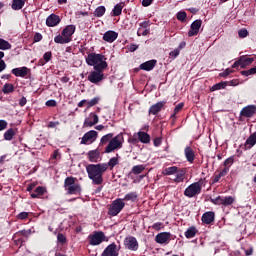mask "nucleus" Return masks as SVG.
I'll list each match as a JSON object with an SVG mask.
<instances>
[{"label": "nucleus", "instance_id": "obj_1", "mask_svg": "<svg viewBox=\"0 0 256 256\" xmlns=\"http://www.w3.org/2000/svg\"><path fill=\"white\" fill-rule=\"evenodd\" d=\"M86 171L94 185H101L103 183V174L107 171V165L90 164L86 167Z\"/></svg>", "mask_w": 256, "mask_h": 256}, {"label": "nucleus", "instance_id": "obj_2", "mask_svg": "<svg viewBox=\"0 0 256 256\" xmlns=\"http://www.w3.org/2000/svg\"><path fill=\"white\" fill-rule=\"evenodd\" d=\"M86 63L90 67H94V71H105L107 58L102 54L90 53L86 57Z\"/></svg>", "mask_w": 256, "mask_h": 256}, {"label": "nucleus", "instance_id": "obj_3", "mask_svg": "<svg viewBox=\"0 0 256 256\" xmlns=\"http://www.w3.org/2000/svg\"><path fill=\"white\" fill-rule=\"evenodd\" d=\"M75 25H68L63 30L62 33L55 36L54 41L60 45H65L71 43L73 34L75 33Z\"/></svg>", "mask_w": 256, "mask_h": 256}, {"label": "nucleus", "instance_id": "obj_4", "mask_svg": "<svg viewBox=\"0 0 256 256\" xmlns=\"http://www.w3.org/2000/svg\"><path fill=\"white\" fill-rule=\"evenodd\" d=\"M64 188L68 195H79L81 193V185L75 183V178L67 177L64 181Z\"/></svg>", "mask_w": 256, "mask_h": 256}, {"label": "nucleus", "instance_id": "obj_5", "mask_svg": "<svg viewBox=\"0 0 256 256\" xmlns=\"http://www.w3.org/2000/svg\"><path fill=\"white\" fill-rule=\"evenodd\" d=\"M123 142V135L118 134L109 141L108 145L105 148V153H113V151H117V149H122Z\"/></svg>", "mask_w": 256, "mask_h": 256}, {"label": "nucleus", "instance_id": "obj_6", "mask_svg": "<svg viewBox=\"0 0 256 256\" xmlns=\"http://www.w3.org/2000/svg\"><path fill=\"white\" fill-rule=\"evenodd\" d=\"M203 185V180H200L198 182L192 183L190 186H188L185 191L184 195L186 197H195V195H199L201 193V186Z\"/></svg>", "mask_w": 256, "mask_h": 256}, {"label": "nucleus", "instance_id": "obj_7", "mask_svg": "<svg viewBox=\"0 0 256 256\" xmlns=\"http://www.w3.org/2000/svg\"><path fill=\"white\" fill-rule=\"evenodd\" d=\"M124 207H125V202H123V199L118 198L112 202L108 213L112 217H116V215H119V213H121V211H123Z\"/></svg>", "mask_w": 256, "mask_h": 256}, {"label": "nucleus", "instance_id": "obj_8", "mask_svg": "<svg viewBox=\"0 0 256 256\" xmlns=\"http://www.w3.org/2000/svg\"><path fill=\"white\" fill-rule=\"evenodd\" d=\"M212 203H214V205H223L224 207H229V205H233V203H235V198H233V196H218L212 199Z\"/></svg>", "mask_w": 256, "mask_h": 256}, {"label": "nucleus", "instance_id": "obj_9", "mask_svg": "<svg viewBox=\"0 0 256 256\" xmlns=\"http://www.w3.org/2000/svg\"><path fill=\"white\" fill-rule=\"evenodd\" d=\"M105 79V74H103V70H95L89 73L88 75V81L90 83H94V85H97V83H101Z\"/></svg>", "mask_w": 256, "mask_h": 256}, {"label": "nucleus", "instance_id": "obj_10", "mask_svg": "<svg viewBox=\"0 0 256 256\" xmlns=\"http://www.w3.org/2000/svg\"><path fill=\"white\" fill-rule=\"evenodd\" d=\"M97 131L90 130L84 134V136L81 139V145H91V143H94V141H97Z\"/></svg>", "mask_w": 256, "mask_h": 256}, {"label": "nucleus", "instance_id": "obj_11", "mask_svg": "<svg viewBox=\"0 0 256 256\" xmlns=\"http://www.w3.org/2000/svg\"><path fill=\"white\" fill-rule=\"evenodd\" d=\"M90 245L97 246L101 245L103 241H105V233L101 231L94 232L92 235L89 236Z\"/></svg>", "mask_w": 256, "mask_h": 256}, {"label": "nucleus", "instance_id": "obj_12", "mask_svg": "<svg viewBox=\"0 0 256 256\" xmlns=\"http://www.w3.org/2000/svg\"><path fill=\"white\" fill-rule=\"evenodd\" d=\"M124 245L130 251H137L139 249V242H137V238L133 236L126 237Z\"/></svg>", "mask_w": 256, "mask_h": 256}, {"label": "nucleus", "instance_id": "obj_13", "mask_svg": "<svg viewBox=\"0 0 256 256\" xmlns=\"http://www.w3.org/2000/svg\"><path fill=\"white\" fill-rule=\"evenodd\" d=\"M101 256H119V249L117 248V244L112 243L108 245L102 252Z\"/></svg>", "mask_w": 256, "mask_h": 256}, {"label": "nucleus", "instance_id": "obj_14", "mask_svg": "<svg viewBox=\"0 0 256 256\" xmlns=\"http://www.w3.org/2000/svg\"><path fill=\"white\" fill-rule=\"evenodd\" d=\"M202 23V20H195L188 31V37H195V35H199V29H201Z\"/></svg>", "mask_w": 256, "mask_h": 256}, {"label": "nucleus", "instance_id": "obj_15", "mask_svg": "<svg viewBox=\"0 0 256 256\" xmlns=\"http://www.w3.org/2000/svg\"><path fill=\"white\" fill-rule=\"evenodd\" d=\"M61 23V18L57 14H51L46 19V25L48 27H57Z\"/></svg>", "mask_w": 256, "mask_h": 256}, {"label": "nucleus", "instance_id": "obj_16", "mask_svg": "<svg viewBox=\"0 0 256 256\" xmlns=\"http://www.w3.org/2000/svg\"><path fill=\"white\" fill-rule=\"evenodd\" d=\"M117 37H119V34L117 32L109 30L103 35V40L107 43H113V41H115Z\"/></svg>", "mask_w": 256, "mask_h": 256}, {"label": "nucleus", "instance_id": "obj_17", "mask_svg": "<svg viewBox=\"0 0 256 256\" xmlns=\"http://www.w3.org/2000/svg\"><path fill=\"white\" fill-rule=\"evenodd\" d=\"M155 65H157V60H150L142 63L139 68L142 71H153L155 69Z\"/></svg>", "mask_w": 256, "mask_h": 256}, {"label": "nucleus", "instance_id": "obj_18", "mask_svg": "<svg viewBox=\"0 0 256 256\" xmlns=\"http://www.w3.org/2000/svg\"><path fill=\"white\" fill-rule=\"evenodd\" d=\"M155 239H156V243H160L161 245H163V243H167V241L171 239V233L169 232L159 233Z\"/></svg>", "mask_w": 256, "mask_h": 256}, {"label": "nucleus", "instance_id": "obj_19", "mask_svg": "<svg viewBox=\"0 0 256 256\" xmlns=\"http://www.w3.org/2000/svg\"><path fill=\"white\" fill-rule=\"evenodd\" d=\"M255 113H256V107L253 105L246 106L241 111L242 117H253V115H255Z\"/></svg>", "mask_w": 256, "mask_h": 256}, {"label": "nucleus", "instance_id": "obj_20", "mask_svg": "<svg viewBox=\"0 0 256 256\" xmlns=\"http://www.w3.org/2000/svg\"><path fill=\"white\" fill-rule=\"evenodd\" d=\"M27 73H29V68L27 67L12 69V74L15 75V77H27Z\"/></svg>", "mask_w": 256, "mask_h": 256}, {"label": "nucleus", "instance_id": "obj_21", "mask_svg": "<svg viewBox=\"0 0 256 256\" xmlns=\"http://www.w3.org/2000/svg\"><path fill=\"white\" fill-rule=\"evenodd\" d=\"M215 221V213L214 212H206L202 215V223L206 225H210Z\"/></svg>", "mask_w": 256, "mask_h": 256}, {"label": "nucleus", "instance_id": "obj_22", "mask_svg": "<svg viewBox=\"0 0 256 256\" xmlns=\"http://www.w3.org/2000/svg\"><path fill=\"white\" fill-rule=\"evenodd\" d=\"M164 105H165V102H163V101L152 105L149 109V114L157 115V113H159V111H161L163 109Z\"/></svg>", "mask_w": 256, "mask_h": 256}, {"label": "nucleus", "instance_id": "obj_23", "mask_svg": "<svg viewBox=\"0 0 256 256\" xmlns=\"http://www.w3.org/2000/svg\"><path fill=\"white\" fill-rule=\"evenodd\" d=\"M255 144H256V132L247 138L245 142V147L246 149H251V147H254Z\"/></svg>", "mask_w": 256, "mask_h": 256}, {"label": "nucleus", "instance_id": "obj_24", "mask_svg": "<svg viewBox=\"0 0 256 256\" xmlns=\"http://www.w3.org/2000/svg\"><path fill=\"white\" fill-rule=\"evenodd\" d=\"M138 139L141 143H150L151 142V136H149L146 132L139 131L138 132Z\"/></svg>", "mask_w": 256, "mask_h": 256}, {"label": "nucleus", "instance_id": "obj_25", "mask_svg": "<svg viewBox=\"0 0 256 256\" xmlns=\"http://www.w3.org/2000/svg\"><path fill=\"white\" fill-rule=\"evenodd\" d=\"M25 1L27 0H13L12 2V9L14 11H19L25 7Z\"/></svg>", "mask_w": 256, "mask_h": 256}, {"label": "nucleus", "instance_id": "obj_26", "mask_svg": "<svg viewBox=\"0 0 256 256\" xmlns=\"http://www.w3.org/2000/svg\"><path fill=\"white\" fill-rule=\"evenodd\" d=\"M197 233H198L197 228L195 226H191L186 230L184 235L186 239H193V237H195Z\"/></svg>", "mask_w": 256, "mask_h": 256}, {"label": "nucleus", "instance_id": "obj_27", "mask_svg": "<svg viewBox=\"0 0 256 256\" xmlns=\"http://www.w3.org/2000/svg\"><path fill=\"white\" fill-rule=\"evenodd\" d=\"M185 157L189 163H193V161H195V153H193V149H191V147L185 148Z\"/></svg>", "mask_w": 256, "mask_h": 256}, {"label": "nucleus", "instance_id": "obj_28", "mask_svg": "<svg viewBox=\"0 0 256 256\" xmlns=\"http://www.w3.org/2000/svg\"><path fill=\"white\" fill-rule=\"evenodd\" d=\"M88 157L91 163H97V161H99L100 153L98 150H92L88 153Z\"/></svg>", "mask_w": 256, "mask_h": 256}, {"label": "nucleus", "instance_id": "obj_29", "mask_svg": "<svg viewBox=\"0 0 256 256\" xmlns=\"http://www.w3.org/2000/svg\"><path fill=\"white\" fill-rule=\"evenodd\" d=\"M123 7H125L123 3H118L114 6V9L112 10L114 17H119V15L123 13Z\"/></svg>", "mask_w": 256, "mask_h": 256}, {"label": "nucleus", "instance_id": "obj_30", "mask_svg": "<svg viewBox=\"0 0 256 256\" xmlns=\"http://www.w3.org/2000/svg\"><path fill=\"white\" fill-rule=\"evenodd\" d=\"M254 59L253 58H248L245 56L240 57V63H241V69H245L247 65H251L253 63Z\"/></svg>", "mask_w": 256, "mask_h": 256}, {"label": "nucleus", "instance_id": "obj_31", "mask_svg": "<svg viewBox=\"0 0 256 256\" xmlns=\"http://www.w3.org/2000/svg\"><path fill=\"white\" fill-rule=\"evenodd\" d=\"M102 165H106V171L107 169H109V167L113 169V167H115L116 165H119V158L113 157L109 160L108 163H102Z\"/></svg>", "mask_w": 256, "mask_h": 256}, {"label": "nucleus", "instance_id": "obj_32", "mask_svg": "<svg viewBox=\"0 0 256 256\" xmlns=\"http://www.w3.org/2000/svg\"><path fill=\"white\" fill-rule=\"evenodd\" d=\"M185 177V172L184 170H178L176 172V177L174 179L175 183H183Z\"/></svg>", "mask_w": 256, "mask_h": 256}, {"label": "nucleus", "instance_id": "obj_33", "mask_svg": "<svg viewBox=\"0 0 256 256\" xmlns=\"http://www.w3.org/2000/svg\"><path fill=\"white\" fill-rule=\"evenodd\" d=\"M9 49H11V43L4 40L3 38H0V50L1 51H7Z\"/></svg>", "mask_w": 256, "mask_h": 256}, {"label": "nucleus", "instance_id": "obj_34", "mask_svg": "<svg viewBox=\"0 0 256 256\" xmlns=\"http://www.w3.org/2000/svg\"><path fill=\"white\" fill-rule=\"evenodd\" d=\"M122 201H137V192H130L125 195V197L122 199Z\"/></svg>", "mask_w": 256, "mask_h": 256}, {"label": "nucleus", "instance_id": "obj_35", "mask_svg": "<svg viewBox=\"0 0 256 256\" xmlns=\"http://www.w3.org/2000/svg\"><path fill=\"white\" fill-rule=\"evenodd\" d=\"M179 171V168L176 166L168 167L164 169L163 175H175Z\"/></svg>", "mask_w": 256, "mask_h": 256}, {"label": "nucleus", "instance_id": "obj_36", "mask_svg": "<svg viewBox=\"0 0 256 256\" xmlns=\"http://www.w3.org/2000/svg\"><path fill=\"white\" fill-rule=\"evenodd\" d=\"M43 193H45V188L39 186L35 189V192L31 194V197L32 199H37V197L43 195Z\"/></svg>", "mask_w": 256, "mask_h": 256}, {"label": "nucleus", "instance_id": "obj_37", "mask_svg": "<svg viewBox=\"0 0 256 256\" xmlns=\"http://www.w3.org/2000/svg\"><path fill=\"white\" fill-rule=\"evenodd\" d=\"M2 91H3V93H5V95H7L9 93H13V91H15V86H13V84H11V83H7L3 86Z\"/></svg>", "mask_w": 256, "mask_h": 256}, {"label": "nucleus", "instance_id": "obj_38", "mask_svg": "<svg viewBox=\"0 0 256 256\" xmlns=\"http://www.w3.org/2000/svg\"><path fill=\"white\" fill-rule=\"evenodd\" d=\"M227 87V82H219L215 85H213L210 89V91H219L221 89H225Z\"/></svg>", "mask_w": 256, "mask_h": 256}, {"label": "nucleus", "instance_id": "obj_39", "mask_svg": "<svg viewBox=\"0 0 256 256\" xmlns=\"http://www.w3.org/2000/svg\"><path fill=\"white\" fill-rule=\"evenodd\" d=\"M105 6H99L95 9L94 15L95 17H103L105 15Z\"/></svg>", "mask_w": 256, "mask_h": 256}, {"label": "nucleus", "instance_id": "obj_40", "mask_svg": "<svg viewBox=\"0 0 256 256\" xmlns=\"http://www.w3.org/2000/svg\"><path fill=\"white\" fill-rule=\"evenodd\" d=\"M143 171H145V166L143 165H136L132 167V173L134 175H139L141 173H143Z\"/></svg>", "mask_w": 256, "mask_h": 256}, {"label": "nucleus", "instance_id": "obj_41", "mask_svg": "<svg viewBox=\"0 0 256 256\" xmlns=\"http://www.w3.org/2000/svg\"><path fill=\"white\" fill-rule=\"evenodd\" d=\"M111 139H113V133L104 135L100 140V145H107Z\"/></svg>", "mask_w": 256, "mask_h": 256}, {"label": "nucleus", "instance_id": "obj_42", "mask_svg": "<svg viewBox=\"0 0 256 256\" xmlns=\"http://www.w3.org/2000/svg\"><path fill=\"white\" fill-rule=\"evenodd\" d=\"M15 136V130H13V128L7 130L5 133H4V139L6 141H11V139H13V137Z\"/></svg>", "mask_w": 256, "mask_h": 256}, {"label": "nucleus", "instance_id": "obj_43", "mask_svg": "<svg viewBox=\"0 0 256 256\" xmlns=\"http://www.w3.org/2000/svg\"><path fill=\"white\" fill-rule=\"evenodd\" d=\"M233 163H235V158H233V156L227 158L225 161H224V168L226 169H230L231 168V165H233Z\"/></svg>", "mask_w": 256, "mask_h": 256}, {"label": "nucleus", "instance_id": "obj_44", "mask_svg": "<svg viewBox=\"0 0 256 256\" xmlns=\"http://www.w3.org/2000/svg\"><path fill=\"white\" fill-rule=\"evenodd\" d=\"M137 35L138 37H145L147 35H149V29H145V28H138V31H137Z\"/></svg>", "mask_w": 256, "mask_h": 256}, {"label": "nucleus", "instance_id": "obj_45", "mask_svg": "<svg viewBox=\"0 0 256 256\" xmlns=\"http://www.w3.org/2000/svg\"><path fill=\"white\" fill-rule=\"evenodd\" d=\"M88 108L89 107H95V105H97V103H99V97H95L89 101H86Z\"/></svg>", "mask_w": 256, "mask_h": 256}, {"label": "nucleus", "instance_id": "obj_46", "mask_svg": "<svg viewBox=\"0 0 256 256\" xmlns=\"http://www.w3.org/2000/svg\"><path fill=\"white\" fill-rule=\"evenodd\" d=\"M238 35H239L240 39H245V37H248L249 31H247V29H245V28L240 29L238 31Z\"/></svg>", "mask_w": 256, "mask_h": 256}, {"label": "nucleus", "instance_id": "obj_47", "mask_svg": "<svg viewBox=\"0 0 256 256\" xmlns=\"http://www.w3.org/2000/svg\"><path fill=\"white\" fill-rule=\"evenodd\" d=\"M57 241H58V243H61L62 245H65V243H67V237H65V235L59 233L57 235Z\"/></svg>", "mask_w": 256, "mask_h": 256}, {"label": "nucleus", "instance_id": "obj_48", "mask_svg": "<svg viewBox=\"0 0 256 256\" xmlns=\"http://www.w3.org/2000/svg\"><path fill=\"white\" fill-rule=\"evenodd\" d=\"M179 53H181V52L177 48L175 50L171 51L169 53L170 59H176V57H179Z\"/></svg>", "mask_w": 256, "mask_h": 256}, {"label": "nucleus", "instance_id": "obj_49", "mask_svg": "<svg viewBox=\"0 0 256 256\" xmlns=\"http://www.w3.org/2000/svg\"><path fill=\"white\" fill-rule=\"evenodd\" d=\"M177 19H178V21H185V19H187V13L178 12L177 13Z\"/></svg>", "mask_w": 256, "mask_h": 256}, {"label": "nucleus", "instance_id": "obj_50", "mask_svg": "<svg viewBox=\"0 0 256 256\" xmlns=\"http://www.w3.org/2000/svg\"><path fill=\"white\" fill-rule=\"evenodd\" d=\"M233 73V70L231 68H227L225 71L219 74V77H228V75H231Z\"/></svg>", "mask_w": 256, "mask_h": 256}, {"label": "nucleus", "instance_id": "obj_51", "mask_svg": "<svg viewBox=\"0 0 256 256\" xmlns=\"http://www.w3.org/2000/svg\"><path fill=\"white\" fill-rule=\"evenodd\" d=\"M152 229H154L155 231H161L163 229V223L157 222L153 224Z\"/></svg>", "mask_w": 256, "mask_h": 256}, {"label": "nucleus", "instance_id": "obj_52", "mask_svg": "<svg viewBox=\"0 0 256 256\" xmlns=\"http://www.w3.org/2000/svg\"><path fill=\"white\" fill-rule=\"evenodd\" d=\"M27 217H29V212H21L17 215V219H20L21 221L27 219Z\"/></svg>", "mask_w": 256, "mask_h": 256}, {"label": "nucleus", "instance_id": "obj_53", "mask_svg": "<svg viewBox=\"0 0 256 256\" xmlns=\"http://www.w3.org/2000/svg\"><path fill=\"white\" fill-rule=\"evenodd\" d=\"M181 109H183V103H179L175 108H174V113L172 114V117H175V115L177 113H179V111H181Z\"/></svg>", "mask_w": 256, "mask_h": 256}, {"label": "nucleus", "instance_id": "obj_54", "mask_svg": "<svg viewBox=\"0 0 256 256\" xmlns=\"http://www.w3.org/2000/svg\"><path fill=\"white\" fill-rule=\"evenodd\" d=\"M7 129V121L0 120V131H5Z\"/></svg>", "mask_w": 256, "mask_h": 256}, {"label": "nucleus", "instance_id": "obj_55", "mask_svg": "<svg viewBox=\"0 0 256 256\" xmlns=\"http://www.w3.org/2000/svg\"><path fill=\"white\" fill-rule=\"evenodd\" d=\"M43 57L45 63H49V61H51V52H46Z\"/></svg>", "mask_w": 256, "mask_h": 256}, {"label": "nucleus", "instance_id": "obj_56", "mask_svg": "<svg viewBox=\"0 0 256 256\" xmlns=\"http://www.w3.org/2000/svg\"><path fill=\"white\" fill-rule=\"evenodd\" d=\"M137 49H139V45H137V44H130V46H129V51H130L131 53L137 51Z\"/></svg>", "mask_w": 256, "mask_h": 256}, {"label": "nucleus", "instance_id": "obj_57", "mask_svg": "<svg viewBox=\"0 0 256 256\" xmlns=\"http://www.w3.org/2000/svg\"><path fill=\"white\" fill-rule=\"evenodd\" d=\"M57 105V102L55 100H48L46 102L47 107H55Z\"/></svg>", "mask_w": 256, "mask_h": 256}, {"label": "nucleus", "instance_id": "obj_58", "mask_svg": "<svg viewBox=\"0 0 256 256\" xmlns=\"http://www.w3.org/2000/svg\"><path fill=\"white\" fill-rule=\"evenodd\" d=\"M93 125H95V123L89 121V119L84 121V127H93Z\"/></svg>", "mask_w": 256, "mask_h": 256}, {"label": "nucleus", "instance_id": "obj_59", "mask_svg": "<svg viewBox=\"0 0 256 256\" xmlns=\"http://www.w3.org/2000/svg\"><path fill=\"white\" fill-rule=\"evenodd\" d=\"M43 39V36L40 33H36L34 36V41L37 43Z\"/></svg>", "mask_w": 256, "mask_h": 256}, {"label": "nucleus", "instance_id": "obj_60", "mask_svg": "<svg viewBox=\"0 0 256 256\" xmlns=\"http://www.w3.org/2000/svg\"><path fill=\"white\" fill-rule=\"evenodd\" d=\"M147 27H149V22L144 21V22L140 23L139 29H147Z\"/></svg>", "mask_w": 256, "mask_h": 256}, {"label": "nucleus", "instance_id": "obj_61", "mask_svg": "<svg viewBox=\"0 0 256 256\" xmlns=\"http://www.w3.org/2000/svg\"><path fill=\"white\" fill-rule=\"evenodd\" d=\"M151 3H153V0H143L142 1L143 7H149V5H151Z\"/></svg>", "mask_w": 256, "mask_h": 256}, {"label": "nucleus", "instance_id": "obj_62", "mask_svg": "<svg viewBox=\"0 0 256 256\" xmlns=\"http://www.w3.org/2000/svg\"><path fill=\"white\" fill-rule=\"evenodd\" d=\"M229 173V168H225L219 173L220 176L225 177Z\"/></svg>", "mask_w": 256, "mask_h": 256}, {"label": "nucleus", "instance_id": "obj_63", "mask_svg": "<svg viewBox=\"0 0 256 256\" xmlns=\"http://www.w3.org/2000/svg\"><path fill=\"white\" fill-rule=\"evenodd\" d=\"M59 125V121L56 122H49L48 127H50L51 129L57 127Z\"/></svg>", "mask_w": 256, "mask_h": 256}, {"label": "nucleus", "instance_id": "obj_64", "mask_svg": "<svg viewBox=\"0 0 256 256\" xmlns=\"http://www.w3.org/2000/svg\"><path fill=\"white\" fill-rule=\"evenodd\" d=\"M159 145H161V138L157 137L154 139V146L159 147Z\"/></svg>", "mask_w": 256, "mask_h": 256}]
</instances>
